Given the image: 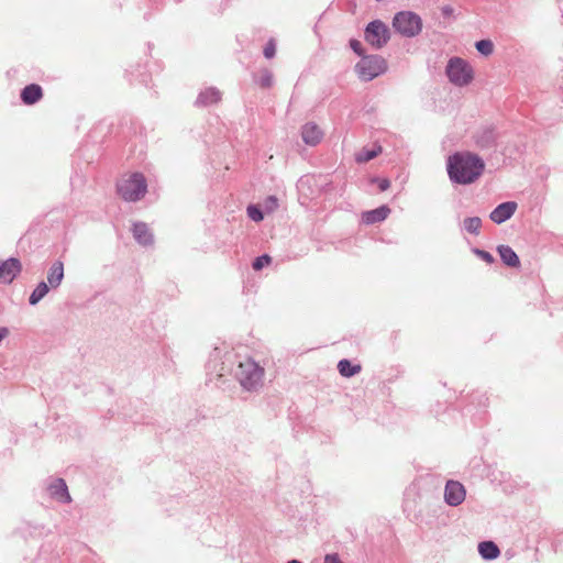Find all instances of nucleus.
<instances>
[{
    "instance_id": "1",
    "label": "nucleus",
    "mask_w": 563,
    "mask_h": 563,
    "mask_svg": "<svg viewBox=\"0 0 563 563\" xmlns=\"http://www.w3.org/2000/svg\"><path fill=\"white\" fill-rule=\"evenodd\" d=\"M235 355L232 352H222L216 347L208 360V375L216 376V386L222 387L220 380L228 374H233L241 387L247 391H255L263 385L264 368L252 358L239 361L233 369Z\"/></svg>"
},
{
    "instance_id": "2",
    "label": "nucleus",
    "mask_w": 563,
    "mask_h": 563,
    "mask_svg": "<svg viewBox=\"0 0 563 563\" xmlns=\"http://www.w3.org/2000/svg\"><path fill=\"white\" fill-rule=\"evenodd\" d=\"M485 168L484 161L470 152H457L449 156L446 163L448 175L451 181L468 185L477 180Z\"/></svg>"
},
{
    "instance_id": "3",
    "label": "nucleus",
    "mask_w": 563,
    "mask_h": 563,
    "mask_svg": "<svg viewBox=\"0 0 563 563\" xmlns=\"http://www.w3.org/2000/svg\"><path fill=\"white\" fill-rule=\"evenodd\" d=\"M118 194L125 201H139L147 191L146 179L141 173H134L117 185Z\"/></svg>"
},
{
    "instance_id": "4",
    "label": "nucleus",
    "mask_w": 563,
    "mask_h": 563,
    "mask_svg": "<svg viewBox=\"0 0 563 563\" xmlns=\"http://www.w3.org/2000/svg\"><path fill=\"white\" fill-rule=\"evenodd\" d=\"M445 75L451 84L465 87L474 79V70L470 63L461 57H452L445 67Z\"/></svg>"
},
{
    "instance_id": "5",
    "label": "nucleus",
    "mask_w": 563,
    "mask_h": 563,
    "mask_svg": "<svg viewBox=\"0 0 563 563\" xmlns=\"http://www.w3.org/2000/svg\"><path fill=\"white\" fill-rule=\"evenodd\" d=\"M387 62L379 55H365L355 65V71L364 81H371L386 73Z\"/></svg>"
},
{
    "instance_id": "6",
    "label": "nucleus",
    "mask_w": 563,
    "mask_h": 563,
    "mask_svg": "<svg viewBox=\"0 0 563 563\" xmlns=\"http://www.w3.org/2000/svg\"><path fill=\"white\" fill-rule=\"evenodd\" d=\"M395 30L406 37H413L421 32V18L410 11H401L395 14L393 19Z\"/></svg>"
},
{
    "instance_id": "7",
    "label": "nucleus",
    "mask_w": 563,
    "mask_h": 563,
    "mask_svg": "<svg viewBox=\"0 0 563 563\" xmlns=\"http://www.w3.org/2000/svg\"><path fill=\"white\" fill-rule=\"evenodd\" d=\"M364 37L374 48H382L389 40V29L380 20H374L367 24Z\"/></svg>"
},
{
    "instance_id": "8",
    "label": "nucleus",
    "mask_w": 563,
    "mask_h": 563,
    "mask_svg": "<svg viewBox=\"0 0 563 563\" xmlns=\"http://www.w3.org/2000/svg\"><path fill=\"white\" fill-rule=\"evenodd\" d=\"M465 488L456 481H449L445 485L444 499L451 506H459L465 499Z\"/></svg>"
},
{
    "instance_id": "9",
    "label": "nucleus",
    "mask_w": 563,
    "mask_h": 563,
    "mask_svg": "<svg viewBox=\"0 0 563 563\" xmlns=\"http://www.w3.org/2000/svg\"><path fill=\"white\" fill-rule=\"evenodd\" d=\"M517 207L515 201L503 202L490 212L489 219L494 223L501 224L515 214Z\"/></svg>"
},
{
    "instance_id": "10",
    "label": "nucleus",
    "mask_w": 563,
    "mask_h": 563,
    "mask_svg": "<svg viewBox=\"0 0 563 563\" xmlns=\"http://www.w3.org/2000/svg\"><path fill=\"white\" fill-rule=\"evenodd\" d=\"M21 268L22 266L20 261L14 257L0 262V280L7 284L12 283V280L20 274Z\"/></svg>"
},
{
    "instance_id": "11",
    "label": "nucleus",
    "mask_w": 563,
    "mask_h": 563,
    "mask_svg": "<svg viewBox=\"0 0 563 563\" xmlns=\"http://www.w3.org/2000/svg\"><path fill=\"white\" fill-rule=\"evenodd\" d=\"M301 137L305 144L316 146L323 139V132L314 122H308L301 128Z\"/></svg>"
},
{
    "instance_id": "12",
    "label": "nucleus",
    "mask_w": 563,
    "mask_h": 563,
    "mask_svg": "<svg viewBox=\"0 0 563 563\" xmlns=\"http://www.w3.org/2000/svg\"><path fill=\"white\" fill-rule=\"evenodd\" d=\"M132 233L135 241L143 246L154 244V235L145 222H135L132 227Z\"/></svg>"
},
{
    "instance_id": "13",
    "label": "nucleus",
    "mask_w": 563,
    "mask_h": 563,
    "mask_svg": "<svg viewBox=\"0 0 563 563\" xmlns=\"http://www.w3.org/2000/svg\"><path fill=\"white\" fill-rule=\"evenodd\" d=\"M64 279V263L59 260L55 261L47 272V284L51 289H57Z\"/></svg>"
},
{
    "instance_id": "14",
    "label": "nucleus",
    "mask_w": 563,
    "mask_h": 563,
    "mask_svg": "<svg viewBox=\"0 0 563 563\" xmlns=\"http://www.w3.org/2000/svg\"><path fill=\"white\" fill-rule=\"evenodd\" d=\"M222 93L214 87H209L202 90L196 100V106L208 107L218 103L221 100Z\"/></svg>"
},
{
    "instance_id": "15",
    "label": "nucleus",
    "mask_w": 563,
    "mask_h": 563,
    "mask_svg": "<svg viewBox=\"0 0 563 563\" xmlns=\"http://www.w3.org/2000/svg\"><path fill=\"white\" fill-rule=\"evenodd\" d=\"M389 213L390 209L387 206H380L376 209L363 212L362 222L365 224H375L384 221Z\"/></svg>"
},
{
    "instance_id": "16",
    "label": "nucleus",
    "mask_w": 563,
    "mask_h": 563,
    "mask_svg": "<svg viewBox=\"0 0 563 563\" xmlns=\"http://www.w3.org/2000/svg\"><path fill=\"white\" fill-rule=\"evenodd\" d=\"M42 97V88L36 84L27 85L21 91V99L25 104H34L40 101Z\"/></svg>"
},
{
    "instance_id": "17",
    "label": "nucleus",
    "mask_w": 563,
    "mask_h": 563,
    "mask_svg": "<svg viewBox=\"0 0 563 563\" xmlns=\"http://www.w3.org/2000/svg\"><path fill=\"white\" fill-rule=\"evenodd\" d=\"M497 252L501 261L509 267H519L520 261L516 252L509 245H499Z\"/></svg>"
},
{
    "instance_id": "18",
    "label": "nucleus",
    "mask_w": 563,
    "mask_h": 563,
    "mask_svg": "<svg viewBox=\"0 0 563 563\" xmlns=\"http://www.w3.org/2000/svg\"><path fill=\"white\" fill-rule=\"evenodd\" d=\"M49 493L58 500L69 503L70 496L67 490V485L64 479L58 478L49 486Z\"/></svg>"
},
{
    "instance_id": "19",
    "label": "nucleus",
    "mask_w": 563,
    "mask_h": 563,
    "mask_svg": "<svg viewBox=\"0 0 563 563\" xmlns=\"http://www.w3.org/2000/svg\"><path fill=\"white\" fill-rule=\"evenodd\" d=\"M496 142V132L493 128H485L476 135V144L482 148H488Z\"/></svg>"
},
{
    "instance_id": "20",
    "label": "nucleus",
    "mask_w": 563,
    "mask_h": 563,
    "mask_svg": "<svg viewBox=\"0 0 563 563\" xmlns=\"http://www.w3.org/2000/svg\"><path fill=\"white\" fill-rule=\"evenodd\" d=\"M479 554L487 560L496 559L500 551L493 541H484L478 544Z\"/></svg>"
},
{
    "instance_id": "21",
    "label": "nucleus",
    "mask_w": 563,
    "mask_h": 563,
    "mask_svg": "<svg viewBox=\"0 0 563 563\" xmlns=\"http://www.w3.org/2000/svg\"><path fill=\"white\" fill-rule=\"evenodd\" d=\"M51 287L45 282H40L32 294L30 295L29 302L32 306H35L38 303L49 291Z\"/></svg>"
},
{
    "instance_id": "22",
    "label": "nucleus",
    "mask_w": 563,
    "mask_h": 563,
    "mask_svg": "<svg viewBox=\"0 0 563 563\" xmlns=\"http://www.w3.org/2000/svg\"><path fill=\"white\" fill-rule=\"evenodd\" d=\"M338 369L343 377H352L361 372V365H353L344 358L338 363Z\"/></svg>"
},
{
    "instance_id": "23",
    "label": "nucleus",
    "mask_w": 563,
    "mask_h": 563,
    "mask_svg": "<svg viewBox=\"0 0 563 563\" xmlns=\"http://www.w3.org/2000/svg\"><path fill=\"white\" fill-rule=\"evenodd\" d=\"M463 228L471 234L478 235L482 228V219L479 217H468L463 221Z\"/></svg>"
},
{
    "instance_id": "24",
    "label": "nucleus",
    "mask_w": 563,
    "mask_h": 563,
    "mask_svg": "<svg viewBox=\"0 0 563 563\" xmlns=\"http://www.w3.org/2000/svg\"><path fill=\"white\" fill-rule=\"evenodd\" d=\"M380 151H382V148L379 146L377 148H373V150L364 148L360 153L356 154L355 159L357 163L369 162L371 159L375 158L380 153Z\"/></svg>"
},
{
    "instance_id": "25",
    "label": "nucleus",
    "mask_w": 563,
    "mask_h": 563,
    "mask_svg": "<svg viewBox=\"0 0 563 563\" xmlns=\"http://www.w3.org/2000/svg\"><path fill=\"white\" fill-rule=\"evenodd\" d=\"M475 47L484 56H489L494 52V44L490 40H481L475 43Z\"/></svg>"
},
{
    "instance_id": "26",
    "label": "nucleus",
    "mask_w": 563,
    "mask_h": 563,
    "mask_svg": "<svg viewBox=\"0 0 563 563\" xmlns=\"http://www.w3.org/2000/svg\"><path fill=\"white\" fill-rule=\"evenodd\" d=\"M257 84L263 88H269L273 85V74L268 69L262 70Z\"/></svg>"
},
{
    "instance_id": "27",
    "label": "nucleus",
    "mask_w": 563,
    "mask_h": 563,
    "mask_svg": "<svg viewBox=\"0 0 563 563\" xmlns=\"http://www.w3.org/2000/svg\"><path fill=\"white\" fill-rule=\"evenodd\" d=\"M247 216L251 220H253L255 222H260L264 218L262 210L258 207L253 206V205L247 207Z\"/></svg>"
},
{
    "instance_id": "28",
    "label": "nucleus",
    "mask_w": 563,
    "mask_h": 563,
    "mask_svg": "<svg viewBox=\"0 0 563 563\" xmlns=\"http://www.w3.org/2000/svg\"><path fill=\"white\" fill-rule=\"evenodd\" d=\"M272 258L269 255L264 254L255 258L253 262V268L255 271L262 269L264 266L268 265L271 263Z\"/></svg>"
},
{
    "instance_id": "29",
    "label": "nucleus",
    "mask_w": 563,
    "mask_h": 563,
    "mask_svg": "<svg viewBox=\"0 0 563 563\" xmlns=\"http://www.w3.org/2000/svg\"><path fill=\"white\" fill-rule=\"evenodd\" d=\"M473 253L476 254L481 260H483L487 264L494 263V256L487 251L481 249H473Z\"/></svg>"
},
{
    "instance_id": "30",
    "label": "nucleus",
    "mask_w": 563,
    "mask_h": 563,
    "mask_svg": "<svg viewBox=\"0 0 563 563\" xmlns=\"http://www.w3.org/2000/svg\"><path fill=\"white\" fill-rule=\"evenodd\" d=\"M264 56L266 58H273L276 53V44L274 40H269L264 47Z\"/></svg>"
},
{
    "instance_id": "31",
    "label": "nucleus",
    "mask_w": 563,
    "mask_h": 563,
    "mask_svg": "<svg viewBox=\"0 0 563 563\" xmlns=\"http://www.w3.org/2000/svg\"><path fill=\"white\" fill-rule=\"evenodd\" d=\"M350 47H351V48L353 49V52H354L355 54H357L358 56H361V57L365 56V55H364V49H363V47H362V43H361L360 41L354 40V38H353V40H351V41H350Z\"/></svg>"
},
{
    "instance_id": "32",
    "label": "nucleus",
    "mask_w": 563,
    "mask_h": 563,
    "mask_svg": "<svg viewBox=\"0 0 563 563\" xmlns=\"http://www.w3.org/2000/svg\"><path fill=\"white\" fill-rule=\"evenodd\" d=\"M324 563H343L338 554H327L324 558Z\"/></svg>"
},
{
    "instance_id": "33",
    "label": "nucleus",
    "mask_w": 563,
    "mask_h": 563,
    "mask_svg": "<svg viewBox=\"0 0 563 563\" xmlns=\"http://www.w3.org/2000/svg\"><path fill=\"white\" fill-rule=\"evenodd\" d=\"M378 187L380 191H385L390 187V181L386 178L378 179Z\"/></svg>"
},
{
    "instance_id": "34",
    "label": "nucleus",
    "mask_w": 563,
    "mask_h": 563,
    "mask_svg": "<svg viewBox=\"0 0 563 563\" xmlns=\"http://www.w3.org/2000/svg\"><path fill=\"white\" fill-rule=\"evenodd\" d=\"M9 335V329L5 327L0 328V342Z\"/></svg>"
},
{
    "instance_id": "35",
    "label": "nucleus",
    "mask_w": 563,
    "mask_h": 563,
    "mask_svg": "<svg viewBox=\"0 0 563 563\" xmlns=\"http://www.w3.org/2000/svg\"><path fill=\"white\" fill-rule=\"evenodd\" d=\"M442 11L444 14H451L453 12V9L451 7H444Z\"/></svg>"
},
{
    "instance_id": "36",
    "label": "nucleus",
    "mask_w": 563,
    "mask_h": 563,
    "mask_svg": "<svg viewBox=\"0 0 563 563\" xmlns=\"http://www.w3.org/2000/svg\"><path fill=\"white\" fill-rule=\"evenodd\" d=\"M269 200L273 201L274 203L277 202V199L275 197H269Z\"/></svg>"
},
{
    "instance_id": "37",
    "label": "nucleus",
    "mask_w": 563,
    "mask_h": 563,
    "mask_svg": "<svg viewBox=\"0 0 563 563\" xmlns=\"http://www.w3.org/2000/svg\"><path fill=\"white\" fill-rule=\"evenodd\" d=\"M288 563H301L300 561H297V560H291L289 561Z\"/></svg>"
}]
</instances>
